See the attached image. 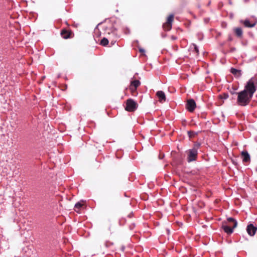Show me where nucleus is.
Segmentation results:
<instances>
[{
  "label": "nucleus",
  "mask_w": 257,
  "mask_h": 257,
  "mask_svg": "<svg viewBox=\"0 0 257 257\" xmlns=\"http://www.w3.org/2000/svg\"><path fill=\"white\" fill-rule=\"evenodd\" d=\"M188 134L189 137L190 138H191L194 136V133L193 132H191V131L188 132Z\"/></svg>",
  "instance_id": "obj_20"
},
{
  "label": "nucleus",
  "mask_w": 257,
  "mask_h": 257,
  "mask_svg": "<svg viewBox=\"0 0 257 257\" xmlns=\"http://www.w3.org/2000/svg\"><path fill=\"white\" fill-rule=\"evenodd\" d=\"M196 105L195 101L190 99L188 100L186 104V108L190 112H193L196 108Z\"/></svg>",
  "instance_id": "obj_7"
},
{
  "label": "nucleus",
  "mask_w": 257,
  "mask_h": 257,
  "mask_svg": "<svg viewBox=\"0 0 257 257\" xmlns=\"http://www.w3.org/2000/svg\"><path fill=\"white\" fill-rule=\"evenodd\" d=\"M115 41H114V42L112 41V42H111V45H113V44H114V43H115Z\"/></svg>",
  "instance_id": "obj_25"
},
{
  "label": "nucleus",
  "mask_w": 257,
  "mask_h": 257,
  "mask_svg": "<svg viewBox=\"0 0 257 257\" xmlns=\"http://www.w3.org/2000/svg\"><path fill=\"white\" fill-rule=\"evenodd\" d=\"M138 106V104L135 101L131 98H130L126 101V106L125 107V109L129 112H133L137 109Z\"/></svg>",
  "instance_id": "obj_4"
},
{
  "label": "nucleus",
  "mask_w": 257,
  "mask_h": 257,
  "mask_svg": "<svg viewBox=\"0 0 257 257\" xmlns=\"http://www.w3.org/2000/svg\"><path fill=\"white\" fill-rule=\"evenodd\" d=\"M108 44V40L105 38H103L100 41V44L102 46H105Z\"/></svg>",
  "instance_id": "obj_18"
},
{
  "label": "nucleus",
  "mask_w": 257,
  "mask_h": 257,
  "mask_svg": "<svg viewBox=\"0 0 257 257\" xmlns=\"http://www.w3.org/2000/svg\"><path fill=\"white\" fill-rule=\"evenodd\" d=\"M186 153L187 154V161L188 162H191L192 161H194L196 160L198 155L197 150L193 148L191 149H189L186 151Z\"/></svg>",
  "instance_id": "obj_5"
},
{
  "label": "nucleus",
  "mask_w": 257,
  "mask_h": 257,
  "mask_svg": "<svg viewBox=\"0 0 257 257\" xmlns=\"http://www.w3.org/2000/svg\"><path fill=\"white\" fill-rule=\"evenodd\" d=\"M83 204L80 202L77 203L75 205V209H79L82 206Z\"/></svg>",
  "instance_id": "obj_19"
},
{
  "label": "nucleus",
  "mask_w": 257,
  "mask_h": 257,
  "mask_svg": "<svg viewBox=\"0 0 257 257\" xmlns=\"http://www.w3.org/2000/svg\"><path fill=\"white\" fill-rule=\"evenodd\" d=\"M140 51L141 52H144V50H142V49H140Z\"/></svg>",
  "instance_id": "obj_27"
},
{
  "label": "nucleus",
  "mask_w": 257,
  "mask_h": 257,
  "mask_svg": "<svg viewBox=\"0 0 257 257\" xmlns=\"http://www.w3.org/2000/svg\"><path fill=\"white\" fill-rule=\"evenodd\" d=\"M227 221L233 223L232 227L228 225L227 222L224 221L222 222V228L226 233L231 234L233 232V229L237 226V222L232 217L228 218Z\"/></svg>",
  "instance_id": "obj_3"
},
{
  "label": "nucleus",
  "mask_w": 257,
  "mask_h": 257,
  "mask_svg": "<svg viewBox=\"0 0 257 257\" xmlns=\"http://www.w3.org/2000/svg\"><path fill=\"white\" fill-rule=\"evenodd\" d=\"M241 23L245 27L247 28H253L256 25V23H251L248 20H245L241 21Z\"/></svg>",
  "instance_id": "obj_13"
},
{
  "label": "nucleus",
  "mask_w": 257,
  "mask_h": 257,
  "mask_svg": "<svg viewBox=\"0 0 257 257\" xmlns=\"http://www.w3.org/2000/svg\"><path fill=\"white\" fill-rule=\"evenodd\" d=\"M237 102L241 106H246L249 103L252 96L245 91H241L237 93Z\"/></svg>",
  "instance_id": "obj_1"
},
{
  "label": "nucleus",
  "mask_w": 257,
  "mask_h": 257,
  "mask_svg": "<svg viewBox=\"0 0 257 257\" xmlns=\"http://www.w3.org/2000/svg\"><path fill=\"white\" fill-rule=\"evenodd\" d=\"M228 223H229V224H228V225H229V226H230V227H232V225H233V223H232L229 222H228Z\"/></svg>",
  "instance_id": "obj_24"
},
{
  "label": "nucleus",
  "mask_w": 257,
  "mask_h": 257,
  "mask_svg": "<svg viewBox=\"0 0 257 257\" xmlns=\"http://www.w3.org/2000/svg\"><path fill=\"white\" fill-rule=\"evenodd\" d=\"M174 21V15L170 14L168 16L167 21L165 23H164L163 25V29L165 31H169L171 30L172 23Z\"/></svg>",
  "instance_id": "obj_6"
},
{
  "label": "nucleus",
  "mask_w": 257,
  "mask_h": 257,
  "mask_svg": "<svg viewBox=\"0 0 257 257\" xmlns=\"http://www.w3.org/2000/svg\"><path fill=\"white\" fill-rule=\"evenodd\" d=\"M257 78L255 77L251 78L247 82L243 91H245L252 96L256 90Z\"/></svg>",
  "instance_id": "obj_2"
},
{
  "label": "nucleus",
  "mask_w": 257,
  "mask_h": 257,
  "mask_svg": "<svg viewBox=\"0 0 257 257\" xmlns=\"http://www.w3.org/2000/svg\"><path fill=\"white\" fill-rule=\"evenodd\" d=\"M241 156L243 162L247 163L250 161V156L247 151H242L241 153Z\"/></svg>",
  "instance_id": "obj_10"
},
{
  "label": "nucleus",
  "mask_w": 257,
  "mask_h": 257,
  "mask_svg": "<svg viewBox=\"0 0 257 257\" xmlns=\"http://www.w3.org/2000/svg\"><path fill=\"white\" fill-rule=\"evenodd\" d=\"M156 95L159 98V100L161 102H164L166 101V95L165 93L162 91H158L156 93Z\"/></svg>",
  "instance_id": "obj_11"
},
{
  "label": "nucleus",
  "mask_w": 257,
  "mask_h": 257,
  "mask_svg": "<svg viewBox=\"0 0 257 257\" xmlns=\"http://www.w3.org/2000/svg\"><path fill=\"white\" fill-rule=\"evenodd\" d=\"M140 84L141 82L139 80H135L131 82L130 85L137 88L140 85Z\"/></svg>",
  "instance_id": "obj_16"
},
{
  "label": "nucleus",
  "mask_w": 257,
  "mask_h": 257,
  "mask_svg": "<svg viewBox=\"0 0 257 257\" xmlns=\"http://www.w3.org/2000/svg\"><path fill=\"white\" fill-rule=\"evenodd\" d=\"M194 50H195V51H196V52L197 53H198L199 50H198V49L197 48V46L196 45L194 46Z\"/></svg>",
  "instance_id": "obj_21"
},
{
  "label": "nucleus",
  "mask_w": 257,
  "mask_h": 257,
  "mask_svg": "<svg viewBox=\"0 0 257 257\" xmlns=\"http://www.w3.org/2000/svg\"><path fill=\"white\" fill-rule=\"evenodd\" d=\"M172 38L173 40H175L176 39V38L175 37H174V36H172Z\"/></svg>",
  "instance_id": "obj_26"
},
{
  "label": "nucleus",
  "mask_w": 257,
  "mask_h": 257,
  "mask_svg": "<svg viewBox=\"0 0 257 257\" xmlns=\"http://www.w3.org/2000/svg\"><path fill=\"white\" fill-rule=\"evenodd\" d=\"M228 97V95L226 94H224V97H223L224 99H226Z\"/></svg>",
  "instance_id": "obj_22"
},
{
  "label": "nucleus",
  "mask_w": 257,
  "mask_h": 257,
  "mask_svg": "<svg viewBox=\"0 0 257 257\" xmlns=\"http://www.w3.org/2000/svg\"><path fill=\"white\" fill-rule=\"evenodd\" d=\"M230 72L235 76L239 77L241 75V71L240 70H238L233 68L230 69Z\"/></svg>",
  "instance_id": "obj_14"
},
{
  "label": "nucleus",
  "mask_w": 257,
  "mask_h": 257,
  "mask_svg": "<svg viewBox=\"0 0 257 257\" xmlns=\"http://www.w3.org/2000/svg\"><path fill=\"white\" fill-rule=\"evenodd\" d=\"M137 88H135L134 87H133L132 86H130V90L131 92V93L134 96H136L138 94L137 92Z\"/></svg>",
  "instance_id": "obj_17"
},
{
  "label": "nucleus",
  "mask_w": 257,
  "mask_h": 257,
  "mask_svg": "<svg viewBox=\"0 0 257 257\" xmlns=\"http://www.w3.org/2000/svg\"><path fill=\"white\" fill-rule=\"evenodd\" d=\"M61 35L64 39H68L72 38L74 36L73 32L71 30L63 29L61 32Z\"/></svg>",
  "instance_id": "obj_8"
},
{
  "label": "nucleus",
  "mask_w": 257,
  "mask_h": 257,
  "mask_svg": "<svg viewBox=\"0 0 257 257\" xmlns=\"http://www.w3.org/2000/svg\"><path fill=\"white\" fill-rule=\"evenodd\" d=\"M257 230V227L253 226L252 224H249L247 225L246 231L248 234L250 236H253Z\"/></svg>",
  "instance_id": "obj_9"
},
{
  "label": "nucleus",
  "mask_w": 257,
  "mask_h": 257,
  "mask_svg": "<svg viewBox=\"0 0 257 257\" xmlns=\"http://www.w3.org/2000/svg\"><path fill=\"white\" fill-rule=\"evenodd\" d=\"M228 40L229 41H231L232 40V38L230 36H229V37H228Z\"/></svg>",
  "instance_id": "obj_23"
},
{
  "label": "nucleus",
  "mask_w": 257,
  "mask_h": 257,
  "mask_svg": "<svg viewBox=\"0 0 257 257\" xmlns=\"http://www.w3.org/2000/svg\"><path fill=\"white\" fill-rule=\"evenodd\" d=\"M234 33L237 37L240 38L242 36V31L240 28H235L233 30Z\"/></svg>",
  "instance_id": "obj_15"
},
{
  "label": "nucleus",
  "mask_w": 257,
  "mask_h": 257,
  "mask_svg": "<svg viewBox=\"0 0 257 257\" xmlns=\"http://www.w3.org/2000/svg\"><path fill=\"white\" fill-rule=\"evenodd\" d=\"M115 230V226L111 224V223H109L107 224L106 228V232L108 234H112Z\"/></svg>",
  "instance_id": "obj_12"
}]
</instances>
